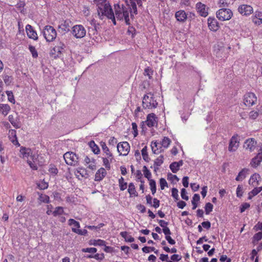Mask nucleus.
Masks as SVG:
<instances>
[{
  "instance_id": "nucleus-1",
  "label": "nucleus",
  "mask_w": 262,
  "mask_h": 262,
  "mask_svg": "<svg viewBox=\"0 0 262 262\" xmlns=\"http://www.w3.org/2000/svg\"><path fill=\"white\" fill-rule=\"evenodd\" d=\"M97 6V12L99 18L103 19L104 17L111 19L114 25L116 24V18L119 20H124L126 25L130 24L129 14L132 16V8L129 6H124L116 4L114 5L115 14L107 0H96Z\"/></svg>"
},
{
  "instance_id": "nucleus-2",
  "label": "nucleus",
  "mask_w": 262,
  "mask_h": 262,
  "mask_svg": "<svg viewBox=\"0 0 262 262\" xmlns=\"http://www.w3.org/2000/svg\"><path fill=\"white\" fill-rule=\"evenodd\" d=\"M157 97L151 92L147 93L143 97L142 106L145 109H154L157 107Z\"/></svg>"
},
{
  "instance_id": "nucleus-3",
  "label": "nucleus",
  "mask_w": 262,
  "mask_h": 262,
  "mask_svg": "<svg viewBox=\"0 0 262 262\" xmlns=\"http://www.w3.org/2000/svg\"><path fill=\"white\" fill-rule=\"evenodd\" d=\"M42 34L47 41L51 42L55 40L57 36L56 30L51 26H46L42 31Z\"/></svg>"
},
{
  "instance_id": "nucleus-4",
  "label": "nucleus",
  "mask_w": 262,
  "mask_h": 262,
  "mask_svg": "<svg viewBox=\"0 0 262 262\" xmlns=\"http://www.w3.org/2000/svg\"><path fill=\"white\" fill-rule=\"evenodd\" d=\"M86 30L82 25H75L71 30V34L76 39L83 38L86 35Z\"/></svg>"
},
{
  "instance_id": "nucleus-5",
  "label": "nucleus",
  "mask_w": 262,
  "mask_h": 262,
  "mask_svg": "<svg viewBox=\"0 0 262 262\" xmlns=\"http://www.w3.org/2000/svg\"><path fill=\"white\" fill-rule=\"evenodd\" d=\"M216 16L221 21L228 20L233 16V13L229 9L222 8L216 12Z\"/></svg>"
},
{
  "instance_id": "nucleus-6",
  "label": "nucleus",
  "mask_w": 262,
  "mask_h": 262,
  "mask_svg": "<svg viewBox=\"0 0 262 262\" xmlns=\"http://www.w3.org/2000/svg\"><path fill=\"white\" fill-rule=\"evenodd\" d=\"M257 99L255 94L252 92L246 93L243 97V102L246 106L250 107L257 102Z\"/></svg>"
},
{
  "instance_id": "nucleus-7",
  "label": "nucleus",
  "mask_w": 262,
  "mask_h": 262,
  "mask_svg": "<svg viewBox=\"0 0 262 262\" xmlns=\"http://www.w3.org/2000/svg\"><path fill=\"white\" fill-rule=\"evenodd\" d=\"M257 146V141L253 138H250L244 141L243 148L247 152H252L255 150Z\"/></svg>"
},
{
  "instance_id": "nucleus-8",
  "label": "nucleus",
  "mask_w": 262,
  "mask_h": 262,
  "mask_svg": "<svg viewBox=\"0 0 262 262\" xmlns=\"http://www.w3.org/2000/svg\"><path fill=\"white\" fill-rule=\"evenodd\" d=\"M170 142H171L170 139L167 137H164L162 139V141L160 142V143H159L157 142H152L151 146V148H152V150L154 154H158L159 152V151H158V146L161 145L164 148H166L169 146V145L170 144Z\"/></svg>"
},
{
  "instance_id": "nucleus-9",
  "label": "nucleus",
  "mask_w": 262,
  "mask_h": 262,
  "mask_svg": "<svg viewBox=\"0 0 262 262\" xmlns=\"http://www.w3.org/2000/svg\"><path fill=\"white\" fill-rule=\"evenodd\" d=\"M19 152V157L27 161L30 159H31V160L36 159L35 156L33 154L32 150L29 148L21 146Z\"/></svg>"
},
{
  "instance_id": "nucleus-10",
  "label": "nucleus",
  "mask_w": 262,
  "mask_h": 262,
  "mask_svg": "<svg viewBox=\"0 0 262 262\" xmlns=\"http://www.w3.org/2000/svg\"><path fill=\"white\" fill-rule=\"evenodd\" d=\"M66 46L61 42L59 41L51 50V53L54 57H59L65 51Z\"/></svg>"
},
{
  "instance_id": "nucleus-11",
  "label": "nucleus",
  "mask_w": 262,
  "mask_h": 262,
  "mask_svg": "<svg viewBox=\"0 0 262 262\" xmlns=\"http://www.w3.org/2000/svg\"><path fill=\"white\" fill-rule=\"evenodd\" d=\"M117 150L120 156H126L130 150V145L127 142H120L117 144Z\"/></svg>"
},
{
  "instance_id": "nucleus-12",
  "label": "nucleus",
  "mask_w": 262,
  "mask_h": 262,
  "mask_svg": "<svg viewBox=\"0 0 262 262\" xmlns=\"http://www.w3.org/2000/svg\"><path fill=\"white\" fill-rule=\"evenodd\" d=\"M66 163L70 165H75L78 162V157L73 152H67L63 155Z\"/></svg>"
},
{
  "instance_id": "nucleus-13",
  "label": "nucleus",
  "mask_w": 262,
  "mask_h": 262,
  "mask_svg": "<svg viewBox=\"0 0 262 262\" xmlns=\"http://www.w3.org/2000/svg\"><path fill=\"white\" fill-rule=\"evenodd\" d=\"M239 139L237 135L233 136L229 142L228 150L230 152L235 151L239 147Z\"/></svg>"
},
{
  "instance_id": "nucleus-14",
  "label": "nucleus",
  "mask_w": 262,
  "mask_h": 262,
  "mask_svg": "<svg viewBox=\"0 0 262 262\" xmlns=\"http://www.w3.org/2000/svg\"><path fill=\"white\" fill-rule=\"evenodd\" d=\"M196 9L201 16L206 17L208 15V7L201 2L196 4Z\"/></svg>"
},
{
  "instance_id": "nucleus-15",
  "label": "nucleus",
  "mask_w": 262,
  "mask_h": 262,
  "mask_svg": "<svg viewBox=\"0 0 262 262\" xmlns=\"http://www.w3.org/2000/svg\"><path fill=\"white\" fill-rule=\"evenodd\" d=\"M158 120V119L156 115L154 113H151L147 116L145 122L149 127H151L157 126Z\"/></svg>"
},
{
  "instance_id": "nucleus-16",
  "label": "nucleus",
  "mask_w": 262,
  "mask_h": 262,
  "mask_svg": "<svg viewBox=\"0 0 262 262\" xmlns=\"http://www.w3.org/2000/svg\"><path fill=\"white\" fill-rule=\"evenodd\" d=\"M238 11L243 15L248 16L253 11V8L248 5H241L238 8Z\"/></svg>"
},
{
  "instance_id": "nucleus-17",
  "label": "nucleus",
  "mask_w": 262,
  "mask_h": 262,
  "mask_svg": "<svg viewBox=\"0 0 262 262\" xmlns=\"http://www.w3.org/2000/svg\"><path fill=\"white\" fill-rule=\"evenodd\" d=\"M208 27L210 30L215 32L220 28L218 21L214 17H209L207 20Z\"/></svg>"
},
{
  "instance_id": "nucleus-18",
  "label": "nucleus",
  "mask_w": 262,
  "mask_h": 262,
  "mask_svg": "<svg viewBox=\"0 0 262 262\" xmlns=\"http://www.w3.org/2000/svg\"><path fill=\"white\" fill-rule=\"evenodd\" d=\"M262 162V156L260 154H256L250 161V165L251 167L256 168L259 166Z\"/></svg>"
},
{
  "instance_id": "nucleus-19",
  "label": "nucleus",
  "mask_w": 262,
  "mask_h": 262,
  "mask_svg": "<svg viewBox=\"0 0 262 262\" xmlns=\"http://www.w3.org/2000/svg\"><path fill=\"white\" fill-rule=\"evenodd\" d=\"M26 31L29 38L35 40L38 39L36 32L33 29V27L30 25H27L26 26Z\"/></svg>"
},
{
  "instance_id": "nucleus-20",
  "label": "nucleus",
  "mask_w": 262,
  "mask_h": 262,
  "mask_svg": "<svg viewBox=\"0 0 262 262\" xmlns=\"http://www.w3.org/2000/svg\"><path fill=\"white\" fill-rule=\"evenodd\" d=\"M261 181V178L258 173H255L253 174L250 178L249 184L253 187H256L259 185Z\"/></svg>"
},
{
  "instance_id": "nucleus-21",
  "label": "nucleus",
  "mask_w": 262,
  "mask_h": 262,
  "mask_svg": "<svg viewBox=\"0 0 262 262\" xmlns=\"http://www.w3.org/2000/svg\"><path fill=\"white\" fill-rule=\"evenodd\" d=\"M8 138L10 141L15 146H19L20 144L19 143L17 136L16 132L14 129H10L8 133Z\"/></svg>"
},
{
  "instance_id": "nucleus-22",
  "label": "nucleus",
  "mask_w": 262,
  "mask_h": 262,
  "mask_svg": "<svg viewBox=\"0 0 262 262\" xmlns=\"http://www.w3.org/2000/svg\"><path fill=\"white\" fill-rule=\"evenodd\" d=\"M74 174L78 179L87 178L88 173L86 169L82 167H79L74 170Z\"/></svg>"
},
{
  "instance_id": "nucleus-23",
  "label": "nucleus",
  "mask_w": 262,
  "mask_h": 262,
  "mask_svg": "<svg viewBox=\"0 0 262 262\" xmlns=\"http://www.w3.org/2000/svg\"><path fill=\"white\" fill-rule=\"evenodd\" d=\"M175 17L177 21L184 23L187 18V14L184 10H179L175 13Z\"/></svg>"
},
{
  "instance_id": "nucleus-24",
  "label": "nucleus",
  "mask_w": 262,
  "mask_h": 262,
  "mask_svg": "<svg viewBox=\"0 0 262 262\" xmlns=\"http://www.w3.org/2000/svg\"><path fill=\"white\" fill-rule=\"evenodd\" d=\"M106 171L104 168H100L99 169L95 176V181H101L106 175Z\"/></svg>"
},
{
  "instance_id": "nucleus-25",
  "label": "nucleus",
  "mask_w": 262,
  "mask_h": 262,
  "mask_svg": "<svg viewBox=\"0 0 262 262\" xmlns=\"http://www.w3.org/2000/svg\"><path fill=\"white\" fill-rule=\"evenodd\" d=\"M85 165L88 166V167L92 170H94L96 168V160L94 158H90L86 156L84 160Z\"/></svg>"
},
{
  "instance_id": "nucleus-26",
  "label": "nucleus",
  "mask_w": 262,
  "mask_h": 262,
  "mask_svg": "<svg viewBox=\"0 0 262 262\" xmlns=\"http://www.w3.org/2000/svg\"><path fill=\"white\" fill-rule=\"evenodd\" d=\"M252 21L256 25L262 24V12L255 11L252 17Z\"/></svg>"
},
{
  "instance_id": "nucleus-27",
  "label": "nucleus",
  "mask_w": 262,
  "mask_h": 262,
  "mask_svg": "<svg viewBox=\"0 0 262 262\" xmlns=\"http://www.w3.org/2000/svg\"><path fill=\"white\" fill-rule=\"evenodd\" d=\"M11 107L8 104L0 103V114L6 116L10 112Z\"/></svg>"
},
{
  "instance_id": "nucleus-28",
  "label": "nucleus",
  "mask_w": 262,
  "mask_h": 262,
  "mask_svg": "<svg viewBox=\"0 0 262 262\" xmlns=\"http://www.w3.org/2000/svg\"><path fill=\"white\" fill-rule=\"evenodd\" d=\"M70 24L71 21L69 20H63L58 28L64 32H68L70 31Z\"/></svg>"
},
{
  "instance_id": "nucleus-29",
  "label": "nucleus",
  "mask_w": 262,
  "mask_h": 262,
  "mask_svg": "<svg viewBox=\"0 0 262 262\" xmlns=\"http://www.w3.org/2000/svg\"><path fill=\"white\" fill-rule=\"evenodd\" d=\"M8 119L11 124L16 128H19L21 126V124L19 119L18 118H14L13 115H10L8 117Z\"/></svg>"
},
{
  "instance_id": "nucleus-30",
  "label": "nucleus",
  "mask_w": 262,
  "mask_h": 262,
  "mask_svg": "<svg viewBox=\"0 0 262 262\" xmlns=\"http://www.w3.org/2000/svg\"><path fill=\"white\" fill-rule=\"evenodd\" d=\"M130 3V7L134 11V13L136 14L137 13V4L141 6H142V1L143 0H129Z\"/></svg>"
},
{
  "instance_id": "nucleus-31",
  "label": "nucleus",
  "mask_w": 262,
  "mask_h": 262,
  "mask_svg": "<svg viewBox=\"0 0 262 262\" xmlns=\"http://www.w3.org/2000/svg\"><path fill=\"white\" fill-rule=\"evenodd\" d=\"M262 191V186L257 187L256 186L252 189L251 191L248 193V199L249 200H251L252 198L254 196L256 195L258 193H259L260 191Z\"/></svg>"
},
{
  "instance_id": "nucleus-32",
  "label": "nucleus",
  "mask_w": 262,
  "mask_h": 262,
  "mask_svg": "<svg viewBox=\"0 0 262 262\" xmlns=\"http://www.w3.org/2000/svg\"><path fill=\"white\" fill-rule=\"evenodd\" d=\"M249 170L247 168H243L238 174L235 178L237 181H242L246 177Z\"/></svg>"
},
{
  "instance_id": "nucleus-33",
  "label": "nucleus",
  "mask_w": 262,
  "mask_h": 262,
  "mask_svg": "<svg viewBox=\"0 0 262 262\" xmlns=\"http://www.w3.org/2000/svg\"><path fill=\"white\" fill-rule=\"evenodd\" d=\"M127 191L129 193L130 197L137 196L138 195L135 186L133 183H130L129 184Z\"/></svg>"
},
{
  "instance_id": "nucleus-34",
  "label": "nucleus",
  "mask_w": 262,
  "mask_h": 262,
  "mask_svg": "<svg viewBox=\"0 0 262 262\" xmlns=\"http://www.w3.org/2000/svg\"><path fill=\"white\" fill-rule=\"evenodd\" d=\"M120 234L126 242L132 243L135 241L134 238L126 231L121 232Z\"/></svg>"
},
{
  "instance_id": "nucleus-35",
  "label": "nucleus",
  "mask_w": 262,
  "mask_h": 262,
  "mask_svg": "<svg viewBox=\"0 0 262 262\" xmlns=\"http://www.w3.org/2000/svg\"><path fill=\"white\" fill-rule=\"evenodd\" d=\"M101 146L103 152L105 154L106 156H107L108 158H112L113 155L110 151L109 148L106 146L105 142H101Z\"/></svg>"
},
{
  "instance_id": "nucleus-36",
  "label": "nucleus",
  "mask_w": 262,
  "mask_h": 262,
  "mask_svg": "<svg viewBox=\"0 0 262 262\" xmlns=\"http://www.w3.org/2000/svg\"><path fill=\"white\" fill-rule=\"evenodd\" d=\"M258 111H252L249 113V118L252 120H255L256 119L258 115H259V112L258 111L260 110H262V105L260 106L259 108H257Z\"/></svg>"
},
{
  "instance_id": "nucleus-37",
  "label": "nucleus",
  "mask_w": 262,
  "mask_h": 262,
  "mask_svg": "<svg viewBox=\"0 0 262 262\" xmlns=\"http://www.w3.org/2000/svg\"><path fill=\"white\" fill-rule=\"evenodd\" d=\"M90 244L94 246H105V242L102 239H94L90 241Z\"/></svg>"
},
{
  "instance_id": "nucleus-38",
  "label": "nucleus",
  "mask_w": 262,
  "mask_h": 262,
  "mask_svg": "<svg viewBox=\"0 0 262 262\" xmlns=\"http://www.w3.org/2000/svg\"><path fill=\"white\" fill-rule=\"evenodd\" d=\"M89 145L91 147L92 151L95 154H98L100 152L99 147L95 144V142L91 141L89 143Z\"/></svg>"
},
{
  "instance_id": "nucleus-39",
  "label": "nucleus",
  "mask_w": 262,
  "mask_h": 262,
  "mask_svg": "<svg viewBox=\"0 0 262 262\" xmlns=\"http://www.w3.org/2000/svg\"><path fill=\"white\" fill-rule=\"evenodd\" d=\"M118 182L120 190L123 191L127 188V184L124 182V179L123 177H121L119 179Z\"/></svg>"
},
{
  "instance_id": "nucleus-40",
  "label": "nucleus",
  "mask_w": 262,
  "mask_h": 262,
  "mask_svg": "<svg viewBox=\"0 0 262 262\" xmlns=\"http://www.w3.org/2000/svg\"><path fill=\"white\" fill-rule=\"evenodd\" d=\"M141 154L144 160L147 162H149L150 158L148 157L147 146H144L141 150Z\"/></svg>"
},
{
  "instance_id": "nucleus-41",
  "label": "nucleus",
  "mask_w": 262,
  "mask_h": 262,
  "mask_svg": "<svg viewBox=\"0 0 262 262\" xmlns=\"http://www.w3.org/2000/svg\"><path fill=\"white\" fill-rule=\"evenodd\" d=\"M69 225L71 226H72V230H73V229L74 228L76 229H79L80 228V224L77 221H75L74 219H70L68 221Z\"/></svg>"
},
{
  "instance_id": "nucleus-42",
  "label": "nucleus",
  "mask_w": 262,
  "mask_h": 262,
  "mask_svg": "<svg viewBox=\"0 0 262 262\" xmlns=\"http://www.w3.org/2000/svg\"><path fill=\"white\" fill-rule=\"evenodd\" d=\"M113 159L112 158H108L107 156L106 157L102 158L103 165L105 166V168L108 169H110L111 168L110 163L112 162Z\"/></svg>"
},
{
  "instance_id": "nucleus-43",
  "label": "nucleus",
  "mask_w": 262,
  "mask_h": 262,
  "mask_svg": "<svg viewBox=\"0 0 262 262\" xmlns=\"http://www.w3.org/2000/svg\"><path fill=\"white\" fill-rule=\"evenodd\" d=\"M200 196L199 194H194L191 201V203L193 205L192 209H195L197 207L196 203L200 201Z\"/></svg>"
},
{
  "instance_id": "nucleus-44",
  "label": "nucleus",
  "mask_w": 262,
  "mask_h": 262,
  "mask_svg": "<svg viewBox=\"0 0 262 262\" xmlns=\"http://www.w3.org/2000/svg\"><path fill=\"white\" fill-rule=\"evenodd\" d=\"M169 168L173 173H176L179 170L180 168L179 165H178L177 162H174L172 163L170 165Z\"/></svg>"
},
{
  "instance_id": "nucleus-45",
  "label": "nucleus",
  "mask_w": 262,
  "mask_h": 262,
  "mask_svg": "<svg viewBox=\"0 0 262 262\" xmlns=\"http://www.w3.org/2000/svg\"><path fill=\"white\" fill-rule=\"evenodd\" d=\"M39 200L43 203H48L50 201V198L48 195L43 194H40L39 195Z\"/></svg>"
},
{
  "instance_id": "nucleus-46",
  "label": "nucleus",
  "mask_w": 262,
  "mask_h": 262,
  "mask_svg": "<svg viewBox=\"0 0 262 262\" xmlns=\"http://www.w3.org/2000/svg\"><path fill=\"white\" fill-rule=\"evenodd\" d=\"M149 186L152 194L156 192V184L154 180H149Z\"/></svg>"
},
{
  "instance_id": "nucleus-47",
  "label": "nucleus",
  "mask_w": 262,
  "mask_h": 262,
  "mask_svg": "<svg viewBox=\"0 0 262 262\" xmlns=\"http://www.w3.org/2000/svg\"><path fill=\"white\" fill-rule=\"evenodd\" d=\"M143 172L145 178H146L149 181V180H151L150 178L151 173L146 166L143 167Z\"/></svg>"
},
{
  "instance_id": "nucleus-48",
  "label": "nucleus",
  "mask_w": 262,
  "mask_h": 262,
  "mask_svg": "<svg viewBox=\"0 0 262 262\" xmlns=\"http://www.w3.org/2000/svg\"><path fill=\"white\" fill-rule=\"evenodd\" d=\"M262 239V232H258L257 233L255 234L253 237V244H255L256 242H258L259 241Z\"/></svg>"
},
{
  "instance_id": "nucleus-49",
  "label": "nucleus",
  "mask_w": 262,
  "mask_h": 262,
  "mask_svg": "<svg viewBox=\"0 0 262 262\" xmlns=\"http://www.w3.org/2000/svg\"><path fill=\"white\" fill-rule=\"evenodd\" d=\"M213 209V205L210 203H207L205 205V210L206 214H209Z\"/></svg>"
},
{
  "instance_id": "nucleus-50",
  "label": "nucleus",
  "mask_w": 262,
  "mask_h": 262,
  "mask_svg": "<svg viewBox=\"0 0 262 262\" xmlns=\"http://www.w3.org/2000/svg\"><path fill=\"white\" fill-rule=\"evenodd\" d=\"M49 171L53 175H56L57 174L58 170L57 167L54 165H50L49 168Z\"/></svg>"
},
{
  "instance_id": "nucleus-51",
  "label": "nucleus",
  "mask_w": 262,
  "mask_h": 262,
  "mask_svg": "<svg viewBox=\"0 0 262 262\" xmlns=\"http://www.w3.org/2000/svg\"><path fill=\"white\" fill-rule=\"evenodd\" d=\"M73 232L81 235H85L88 233L87 230L85 229L81 230L79 229H76L75 228L73 229Z\"/></svg>"
},
{
  "instance_id": "nucleus-52",
  "label": "nucleus",
  "mask_w": 262,
  "mask_h": 262,
  "mask_svg": "<svg viewBox=\"0 0 262 262\" xmlns=\"http://www.w3.org/2000/svg\"><path fill=\"white\" fill-rule=\"evenodd\" d=\"M63 212V209L61 207H56L54 211L53 212V214L54 216H57L58 215H61Z\"/></svg>"
},
{
  "instance_id": "nucleus-53",
  "label": "nucleus",
  "mask_w": 262,
  "mask_h": 262,
  "mask_svg": "<svg viewBox=\"0 0 262 262\" xmlns=\"http://www.w3.org/2000/svg\"><path fill=\"white\" fill-rule=\"evenodd\" d=\"M25 6V3L23 2H19L16 5V8L17 9L18 11H19L22 13H25V12L24 11V7Z\"/></svg>"
},
{
  "instance_id": "nucleus-54",
  "label": "nucleus",
  "mask_w": 262,
  "mask_h": 262,
  "mask_svg": "<svg viewBox=\"0 0 262 262\" xmlns=\"http://www.w3.org/2000/svg\"><path fill=\"white\" fill-rule=\"evenodd\" d=\"M31 159H30V160H28V161H27V163L29 164V165L30 166V168L32 169V170H37V166L35 162V159H34L33 160H31Z\"/></svg>"
},
{
  "instance_id": "nucleus-55",
  "label": "nucleus",
  "mask_w": 262,
  "mask_h": 262,
  "mask_svg": "<svg viewBox=\"0 0 262 262\" xmlns=\"http://www.w3.org/2000/svg\"><path fill=\"white\" fill-rule=\"evenodd\" d=\"M29 49L32 54V57L33 58H37L38 56V53L35 48L32 46H29Z\"/></svg>"
},
{
  "instance_id": "nucleus-56",
  "label": "nucleus",
  "mask_w": 262,
  "mask_h": 262,
  "mask_svg": "<svg viewBox=\"0 0 262 262\" xmlns=\"http://www.w3.org/2000/svg\"><path fill=\"white\" fill-rule=\"evenodd\" d=\"M6 94L8 97V101L13 104H14L15 102V99L14 98V96L13 93L11 91H7Z\"/></svg>"
},
{
  "instance_id": "nucleus-57",
  "label": "nucleus",
  "mask_w": 262,
  "mask_h": 262,
  "mask_svg": "<svg viewBox=\"0 0 262 262\" xmlns=\"http://www.w3.org/2000/svg\"><path fill=\"white\" fill-rule=\"evenodd\" d=\"M236 196L238 198L242 196L243 194V187L242 185H238L236 191Z\"/></svg>"
},
{
  "instance_id": "nucleus-58",
  "label": "nucleus",
  "mask_w": 262,
  "mask_h": 262,
  "mask_svg": "<svg viewBox=\"0 0 262 262\" xmlns=\"http://www.w3.org/2000/svg\"><path fill=\"white\" fill-rule=\"evenodd\" d=\"M38 187L40 190H44L48 188V184L45 181H41L37 184Z\"/></svg>"
},
{
  "instance_id": "nucleus-59",
  "label": "nucleus",
  "mask_w": 262,
  "mask_h": 262,
  "mask_svg": "<svg viewBox=\"0 0 262 262\" xmlns=\"http://www.w3.org/2000/svg\"><path fill=\"white\" fill-rule=\"evenodd\" d=\"M171 195L176 200H179L178 190L176 188H173L171 190Z\"/></svg>"
},
{
  "instance_id": "nucleus-60",
  "label": "nucleus",
  "mask_w": 262,
  "mask_h": 262,
  "mask_svg": "<svg viewBox=\"0 0 262 262\" xmlns=\"http://www.w3.org/2000/svg\"><path fill=\"white\" fill-rule=\"evenodd\" d=\"M168 179L171 181L172 182L175 183L179 181V179L176 175L172 174L171 173L168 175Z\"/></svg>"
},
{
  "instance_id": "nucleus-61",
  "label": "nucleus",
  "mask_w": 262,
  "mask_h": 262,
  "mask_svg": "<svg viewBox=\"0 0 262 262\" xmlns=\"http://www.w3.org/2000/svg\"><path fill=\"white\" fill-rule=\"evenodd\" d=\"M250 206L249 203H244L242 204L240 207V211L241 213L244 212L246 209H248Z\"/></svg>"
},
{
  "instance_id": "nucleus-62",
  "label": "nucleus",
  "mask_w": 262,
  "mask_h": 262,
  "mask_svg": "<svg viewBox=\"0 0 262 262\" xmlns=\"http://www.w3.org/2000/svg\"><path fill=\"white\" fill-rule=\"evenodd\" d=\"M187 191L185 188H182L181 191V196L182 198L187 201L189 199L188 196L187 195Z\"/></svg>"
},
{
  "instance_id": "nucleus-63",
  "label": "nucleus",
  "mask_w": 262,
  "mask_h": 262,
  "mask_svg": "<svg viewBox=\"0 0 262 262\" xmlns=\"http://www.w3.org/2000/svg\"><path fill=\"white\" fill-rule=\"evenodd\" d=\"M83 252H88L90 253H95L97 252V249L95 248H87L82 250Z\"/></svg>"
},
{
  "instance_id": "nucleus-64",
  "label": "nucleus",
  "mask_w": 262,
  "mask_h": 262,
  "mask_svg": "<svg viewBox=\"0 0 262 262\" xmlns=\"http://www.w3.org/2000/svg\"><path fill=\"white\" fill-rule=\"evenodd\" d=\"M160 187L162 190H163L165 187L167 186V183L165 179L161 178L160 180Z\"/></svg>"
}]
</instances>
